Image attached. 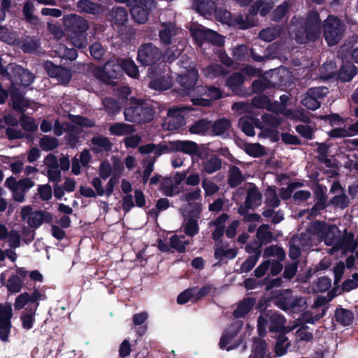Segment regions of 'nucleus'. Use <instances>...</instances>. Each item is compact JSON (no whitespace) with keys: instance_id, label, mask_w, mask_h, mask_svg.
<instances>
[{"instance_id":"nucleus-30","label":"nucleus","mask_w":358,"mask_h":358,"mask_svg":"<svg viewBox=\"0 0 358 358\" xmlns=\"http://www.w3.org/2000/svg\"><path fill=\"white\" fill-rule=\"evenodd\" d=\"M45 164L49 166L47 171L48 177L52 182H59L61 180V173L57 169V161L55 156L48 155L45 158Z\"/></svg>"},{"instance_id":"nucleus-23","label":"nucleus","mask_w":358,"mask_h":358,"mask_svg":"<svg viewBox=\"0 0 358 358\" xmlns=\"http://www.w3.org/2000/svg\"><path fill=\"white\" fill-rule=\"evenodd\" d=\"M241 327L242 323L241 322H235L225 330L220 341L221 349L230 350L237 347L238 345L233 341V339L237 335Z\"/></svg>"},{"instance_id":"nucleus-43","label":"nucleus","mask_w":358,"mask_h":358,"mask_svg":"<svg viewBox=\"0 0 358 358\" xmlns=\"http://www.w3.org/2000/svg\"><path fill=\"white\" fill-rule=\"evenodd\" d=\"M109 131L115 136H124L135 131L134 126L125 123H116L110 126Z\"/></svg>"},{"instance_id":"nucleus-16","label":"nucleus","mask_w":358,"mask_h":358,"mask_svg":"<svg viewBox=\"0 0 358 358\" xmlns=\"http://www.w3.org/2000/svg\"><path fill=\"white\" fill-rule=\"evenodd\" d=\"M13 317L12 306L10 303H0V339L8 341Z\"/></svg>"},{"instance_id":"nucleus-21","label":"nucleus","mask_w":358,"mask_h":358,"mask_svg":"<svg viewBox=\"0 0 358 358\" xmlns=\"http://www.w3.org/2000/svg\"><path fill=\"white\" fill-rule=\"evenodd\" d=\"M63 24L65 30L70 34L86 31L89 29L87 21L76 14L64 15Z\"/></svg>"},{"instance_id":"nucleus-12","label":"nucleus","mask_w":358,"mask_h":358,"mask_svg":"<svg viewBox=\"0 0 358 358\" xmlns=\"http://www.w3.org/2000/svg\"><path fill=\"white\" fill-rule=\"evenodd\" d=\"M149 75L151 78L149 87L153 90H166L172 85L173 77L169 69L154 72L153 69H150Z\"/></svg>"},{"instance_id":"nucleus-13","label":"nucleus","mask_w":358,"mask_h":358,"mask_svg":"<svg viewBox=\"0 0 358 358\" xmlns=\"http://www.w3.org/2000/svg\"><path fill=\"white\" fill-rule=\"evenodd\" d=\"M192 108L187 106L173 107L169 110L167 117L163 123V127L169 131L180 129L185 124V118L182 113L190 110Z\"/></svg>"},{"instance_id":"nucleus-14","label":"nucleus","mask_w":358,"mask_h":358,"mask_svg":"<svg viewBox=\"0 0 358 358\" xmlns=\"http://www.w3.org/2000/svg\"><path fill=\"white\" fill-rule=\"evenodd\" d=\"M122 72L121 59L109 60L103 69H94V75L103 81H106L108 78H117Z\"/></svg>"},{"instance_id":"nucleus-1","label":"nucleus","mask_w":358,"mask_h":358,"mask_svg":"<svg viewBox=\"0 0 358 358\" xmlns=\"http://www.w3.org/2000/svg\"><path fill=\"white\" fill-rule=\"evenodd\" d=\"M340 230L334 225H329L322 222H313L306 233H302L299 239L301 247L308 250L317 242L324 241L327 245L332 246L329 253L332 254L341 246Z\"/></svg>"},{"instance_id":"nucleus-3","label":"nucleus","mask_w":358,"mask_h":358,"mask_svg":"<svg viewBox=\"0 0 358 358\" xmlns=\"http://www.w3.org/2000/svg\"><path fill=\"white\" fill-rule=\"evenodd\" d=\"M289 34L299 43L316 40L320 34L319 14L310 12L304 23L302 19L293 17L289 26Z\"/></svg>"},{"instance_id":"nucleus-40","label":"nucleus","mask_w":358,"mask_h":358,"mask_svg":"<svg viewBox=\"0 0 358 358\" xmlns=\"http://www.w3.org/2000/svg\"><path fill=\"white\" fill-rule=\"evenodd\" d=\"M335 319L341 324L348 326L352 323L354 315L349 310L338 308L335 311Z\"/></svg>"},{"instance_id":"nucleus-58","label":"nucleus","mask_w":358,"mask_h":358,"mask_svg":"<svg viewBox=\"0 0 358 358\" xmlns=\"http://www.w3.org/2000/svg\"><path fill=\"white\" fill-rule=\"evenodd\" d=\"M289 8L290 3L288 1H285L273 11L271 14V20L274 21H279L282 20L287 13Z\"/></svg>"},{"instance_id":"nucleus-9","label":"nucleus","mask_w":358,"mask_h":358,"mask_svg":"<svg viewBox=\"0 0 358 358\" xmlns=\"http://www.w3.org/2000/svg\"><path fill=\"white\" fill-rule=\"evenodd\" d=\"M189 30L195 42L199 45H201L205 43L217 46H221L224 44L222 36L211 29H206L202 25L194 24L190 27Z\"/></svg>"},{"instance_id":"nucleus-27","label":"nucleus","mask_w":358,"mask_h":358,"mask_svg":"<svg viewBox=\"0 0 358 358\" xmlns=\"http://www.w3.org/2000/svg\"><path fill=\"white\" fill-rule=\"evenodd\" d=\"M261 119L262 122L256 123L257 127L269 134L275 132L280 123V120L271 114L262 115Z\"/></svg>"},{"instance_id":"nucleus-53","label":"nucleus","mask_w":358,"mask_h":358,"mask_svg":"<svg viewBox=\"0 0 358 358\" xmlns=\"http://www.w3.org/2000/svg\"><path fill=\"white\" fill-rule=\"evenodd\" d=\"M122 71H124L129 76L136 78L138 75V70L134 61L131 59H121Z\"/></svg>"},{"instance_id":"nucleus-19","label":"nucleus","mask_w":358,"mask_h":358,"mask_svg":"<svg viewBox=\"0 0 358 358\" xmlns=\"http://www.w3.org/2000/svg\"><path fill=\"white\" fill-rule=\"evenodd\" d=\"M182 67L187 70V73L180 74L177 79L184 91L187 93L196 85L198 80V71L188 61L182 62Z\"/></svg>"},{"instance_id":"nucleus-8","label":"nucleus","mask_w":358,"mask_h":358,"mask_svg":"<svg viewBox=\"0 0 358 358\" xmlns=\"http://www.w3.org/2000/svg\"><path fill=\"white\" fill-rule=\"evenodd\" d=\"M355 114L358 117V108L355 110ZM327 118L334 127L333 129L329 131V136L343 138L358 134V121L355 124L347 126L346 120L337 114L329 115L327 116Z\"/></svg>"},{"instance_id":"nucleus-44","label":"nucleus","mask_w":358,"mask_h":358,"mask_svg":"<svg viewBox=\"0 0 358 358\" xmlns=\"http://www.w3.org/2000/svg\"><path fill=\"white\" fill-rule=\"evenodd\" d=\"M222 162L220 158L215 156L210 157L207 159L203 164V171L208 173L212 174L221 169Z\"/></svg>"},{"instance_id":"nucleus-6","label":"nucleus","mask_w":358,"mask_h":358,"mask_svg":"<svg viewBox=\"0 0 358 358\" xmlns=\"http://www.w3.org/2000/svg\"><path fill=\"white\" fill-rule=\"evenodd\" d=\"M285 318L278 313L270 310L262 313L258 319L257 329L260 336L265 335L266 329L271 331L278 332L282 330L290 331L297 327V324L292 327H285Z\"/></svg>"},{"instance_id":"nucleus-31","label":"nucleus","mask_w":358,"mask_h":358,"mask_svg":"<svg viewBox=\"0 0 358 358\" xmlns=\"http://www.w3.org/2000/svg\"><path fill=\"white\" fill-rule=\"evenodd\" d=\"M193 8L203 16L210 15L215 10V3L209 0H193Z\"/></svg>"},{"instance_id":"nucleus-24","label":"nucleus","mask_w":358,"mask_h":358,"mask_svg":"<svg viewBox=\"0 0 358 358\" xmlns=\"http://www.w3.org/2000/svg\"><path fill=\"white\" fill-rule=\"evenodd\" d=\"M199 92H202L201 97L194 98L192 99L194 105L208 106L211 101L218 99L222 96L221 91L214 87H210L207 89H199Z\"/></svg>"},{"instance_id":"nucleus-34","label":"nucleus","mask_w":358,"mask_h":358,"mask_svg":"<svg viewBox=\"0 0 358 358\" xmlns=\"http://www.w3.org/2000/svg\"><path fill=\"white\" fill-rule=\"evenodd\" d=\"M77 7L80 12L92 15L99 14L103 12V8L99 4L94 3L90 0H80L77 3Z\"/></svg>"},{"instance_id":"nucleus-37","label":"nucleus","mask_w":358,"mask_h":358,"mask_svg":"<svg viewBox=\"0 0 358 358\" xmlns=\"http://www.w3.org/2000/svg\"><path fill=\"white\" fill-rule=\"evenodd\" d=\"M231 128V122L226 118H221L215 121L212 125V133L215 136L227 134Z\"/></svg>"},{"instance_id":"nucleus-5","label":"nucleus","mask_w":358,"mask_h":358,"mask_svg":"<svg viewBox=\"0 0 358 358\" xmlns=\"http://www.w3.org/2000/svg\"><path fill=\"white\" fill-rule=\"evenodd\" d=\"M138 150L142 154L155 153L156 157L176 151H180L189 155H194L198 153L199 148L196 143L191 141H173L158 145L148 143L140 146Z\"/></svg>"},{"instance_id":"nucleus-47","label":"nucleus","mask_w":358,"mask_h":358,"mask_svg":"<svg viewBox=\"0 0 358 358\" xmlns=\"http://www.w3.org/2000/svg\"><path fill=\"white\" fill-rule=\"evenodd\" d=\"M164 192L167 196H173L180 191V185L177 184L171 178H165L162 182Z\"/></svg>"},{"instance_id":"nucleus-10","label":"nucleus","mask_w":358,"mask_h":358,"mask_svg":"<svg viewBox=\"0 0 358 358\" xmlns=\"http://www.w3.org/2000/svg\"><path fill=\"white\" fill-rule=\"evenodd\" d=\"M323 31L329 45L337 44L342 38L344 26L337 17L329 15L323 24Z\"/></svg>"},{"instance_id":"nucleus-41","label":"nucleus","mask_w":358,"mask_h":358,"mask_svg":"<svg viewBox=\"0 0 358 358\" xmlns=\"http://www.w3.org/2000/svg\"><path fill=\"white\" fill-rule=\"evenodd\" d=\"M357 68L351 62L344 64L339 71L338 78L341 80L347 82L351 80L357 74Z\"/></svg>"},{"instance_id":"nucleus-25","label":"nucleus","mask_w":358,"mask_h":358,"mask_svg":"<svg viewBox=\"0 0 358 358\" xmlns=\"http://www.w3.org/2000/svg\"><path fill=\"white\" fill-rule=\"evenodd\" d=\"M45 68L48 75L52 78H56L60 83L66 84L71 80V73L65 68L55 65L51 62H47Z\"/></svg>"},{"instance_id":"nucleus-62","label":"nucleus","mask_w":358,"mask_h":358,"mask_svg":"<svg viewBox=\"0 0 358 358\" xmlns=\"http://www.w3.org/2000/svg\"><path fill=\"white\" fill-rule=\"evenodd\" d=\"M266 203L267 206L276 208L280 204V200L277 196L275 188L268 187L265 193Z\"/></svg>"},{"instance_id":"nucleus-22","label":"nucleus","mask_w":358,"mask_h":358,"mask_svg":"<svg viewBox=\"0 0 358 358\" xmlns=\"http://www.w3.org/2000/svg\"><path fill=\"white\" fill-rule=\"evenodd\" d=\"M193 212L186 214L185 211L182 212L185 220L182 223V227L185 229V234L189 236H194L199 232L198 220L201 212L200 206L198 204L194 205Z\"/></svg>"},{"instance_id":"nucleus-4","label":"nucleus","mask_w":358,"mask_h":358,"mask_svg":"<svg viewBox=\"0 0 358 358\" xmlns=\"http://www.w3.org/2000/svg\"><path fill=\"white\" fill-rule=\"evenodd\" d=\"M46 299V295L43 290L38 288H34L31 293L24 292L18 295L14 302V308L16 310H20L29 304L20 319L22 327L27 330L31 329L35 322L36 311L39 306V301Z\"/></svg>"},{"instance_id":"nucleus-48","label":"nucleus","mask_w":358,"mask_h":358,"mask_svg":"<svg viewBox=\"0 0 358 358\" xmlns=\"http://www.w3.org/2000/svg\"><path fill=\"white\" fill-rule=\"evenodd\" d=\"M244 180L241 170L236 166H231L229 171V184L231 187H236Z\"/></svg>"},{"instance_id":"nucleus-33","label":"nucleus","mask_w":358,"mask_h":358,"mask_svg":"<svg viewBox=\"0 0 358 358\" xmlns=\"http://www.w3.org/2000/svg\"><path fill=\"white\" fill-rule=\"evenodd\" d=\"M110 19L113 24L122 26L128 20L127 11L123 7L114 8L110 13Z\"/></svg>"},{"instance_id":"nucleus-29","label":"nucleus","mask_w":358,"mask_h":358,"mask_svg":"<svg viewBox=\"0 0 358 358\" xmlns=\"http://www.w3.org/2000/svg\"><path fill=\"white\" fill-rule=\"evenodd\" d=\"M275 3V0H258L250 8V13L255 15L258 13L263 17L266 16Z\"/></svg>"},{"instance_id":"nucleus-57","label":"nucleus","mask_w":358,"mask_h":358,"mask_svg":"<svg viewBox=\"0 0 358 358\" xmlns=\"http://www.w3.org/2000/svg\"><path fill=\"white\" fill-rule=\"evenodd\" d=\"M0 40L8 44L19 43V39L15 32L10 31L8 29H0Z\"/></svg>"},{"instance_id":"nucleus-50","label":"nucleus","mask_w":358,"mask_h":358,"mask_svg":"<svg viewBox=\"0 0 358 358\" xmlns=\"http://www.w3.org/2000/svg\"><path fill=\"white\" fill-rule=\"evenodd\" d=\"M280 32V29L278 27H268L262 30L259 34V37L266 42H270L274 40Z\"/></svg>"},{"instance_id":"nucleus-38","label":"nucleus","mask_w":358,"mask_h":358,"mask_svg":"<svg viewBox=\"0 0 358 358\" xmlns=\"http://www.w3.org/2000/svg\"><path fill=\"white\" fill-rule=\"evenodd\" d=\"M306 301L303 297L292 296L291 303H282L280 306L284 310H288L292 313L302 311L306 308Z\"/></svg>"},{"instance_id":"nucleus-17","label":"nucleus","mask_w":358,"mask_h":358,"mask_svg":"<svg viewBox=\"0 0 358 358\" xmlns=\"http://www.w3.org/2000/svg\"><path fill=\"white\" fill-rule=\"evenodd\" d=\"M155 7L154 0H138L137 4L130 10L131 15L136 22L143 24L148 21L150 11Z\"/></svg>"},{"instance_id":"nucleus-59","label":"nucleus","mask_w":358,"mask_h":358,"mask_svg":"<svg viewBox=\"0 0 358 358\" xmlns=\"http://www.w3.org/2000/svg\"><path fill=\"white\" fill-rule=\"evenodd\" d=\"M201 186L204 189L206 196L215 194L219 190V186L210 178H203L201 182Z\"/></svg>"},{"instance_id":"nucleus-20","label":"nucleus","mask_w":358,"mask_h":358,"mask_svg":"<svg viewBox=\"0 0 358 358\" xmlns=\"http://www.w3.org/2000/svg\"><path fill=\"white\" fill-rule=\"evenodd\" d=\"M160 57L159 50L151 43H147L139 48L137 59L143 65H150L157 62Z\"/></svg>"},{"instance_id":"nucleus-63","label":"nucleus","mask_w":358,"mask_h":358,"mask_svg":"<svg viewBox=\"0 0 358 358\" xmlns=\"http://www.w3.org/2000/svg\"><path fill=\"white\" fill-rule=\"evenodd\" d=\"M336 73V64L331 61L324 63L321 68V78L322 79H329L333 77Z\"/></svg>"},{"instance_id":"nucleus-60","label":"nucleus","mask_w":358,"mask_h":358,"mask_svg":"<svg viewBox=\"0 0 358 358\" xmlns=\"http://www.w3.org/2000/svg\"><path fill=\"white\" fill-rule=\"evenodd\" d=\"M238 125L241 130L248 136H255V129L252 122L247 117H242L239 120Z\"/></svg>"},{"instance_id":"nucleus-46","label":"nucleus","mask_w":358,"mask_h":358,"mask_svg":"<svg viewBox=\"0 0 358 358\" xmlns=\"http://www.w3.org/2000/svg\"><path fill=\"white\" fill-rule=\"evenodd\" d=\"M227 19V17L226 18ZM228 19H229L228 17ZM229 26L237 27L240 29H248L254 24L251 23L248 17L244 18L242 15H237L231 17V20H227Z\"/></svg>"},{"instance_id":"nucleus-45","label":"nucleus","mask_w":358,"mask_h":358,"mask_svg":"<svg viewBox=\"0 0 358 358\" xmlns=\"http://www.w3.org/2000/svg\"><path fill=\"white\" fill-rule=\"evenodd\" d=\"M206 77L210 79L223 76L227 74V71L224 67L218 64H212L203 69Z\"/></svg>"},{"instance_id":"nucleus-15","label":"nucleus","mask_w":358,"mask_h":358,"mask_svg":"<svg viewBox=\"0 0 358 358\" xmlns=\"http://www.w3.org/2000/svg\"><path fill=\"white\" fill-rule=\"evenodd\" d=\"M21 217L29 227L37 228L43 224V222H49L52 216L48 213L43 211H32L30 206L22 207L21 210Z\"/></svg>"},{"instance_id":"nucleus-51","label":"nucleus","mask_w":358,"mask_h":358,"mask_svg":"<svg viewBox=\"0 0 358 358\" xmlns=\"http://www.w3.org/2000/svg\"><path fill=\"white\" fill-rule=\"evenodd\" d=\"M86 31L69 34L70 39L73 45L78 48H84L87 45Z\"/></svg>"},{"instance_id":"nucleus-52","label":"nucleus","mask_w":358,"mask_h":358,"mask_svg":"<svg viewBox=\"0 0 358 358\" xmlns=\"http://www.w3.org/2000/svg\"><path fill=\"white\" fill-rule=\"evenodd\" d=\"M263 256L264 257H275L279 261H282L285 257V253L281 248L271 245L265 248Z\"/></svg>"},{"instance_id":"nucleus-28","label":"nucleus","mask_w":358,"mask_h":358,"mask_svg":"<svg viewBox=\"0 0 358 358\" xmlns=\"http://www.w3.org/2000/svg\"><path fill=\"white\" fill-rule=\"evenodd\" d=\"M245 188L247 190L246 205L249 207H256L261 204L262 194L257 187L252 183L246 184Z\"/></svg>"},{"instance_id":"nucleus-39","label":"nucleus","mask_w":358,"mask_h":358,"mask_svg":"<svg viewBox=\"0 0 358 358\" xmlns=\"http://www.w3.org/2000/svg\"><path fill=\"white\" fill-rule=\"evenodd\" d=\"M92 149L95 152L108 151L111 148L112 144L109 139L102 136L94 137L92 139Z\"/></svg>"},{"instance_id":"nucleus-32","label":"nucleus","mask_w":358,"mask_h":358,"mask_svg":"<svg viewBox=\"0 0 358 358\" xmlns=\"http://www.w3.org/2000/svg\"><path fill=\"white\" fill-rule=\"evenodd\" d=\"M5 185L12 192L15 201L17 202H23L24 201V195L27 192L22 187H20L14 178L10 177L7 178Z\"/></svg>"},{"instance_id":"nucleus-64","label":"nucleus","mask_w":358,"mask_h":358,"mask_svg":"<svg viewBox=\"0 0 358 358\" xmlns=\"http://www.w3.org/2000/svg\"><path fill=\"white\" fill-rule=\"evenodd\" d=\"M245 152L250 156L257 157L264 154V148L259 143H249L245 146Z\"/></svg>"},{"instance_id":"nucleus-35","label":"nucleus","mask_w":358,"mask_h":358,"mask_svg":"<svg viewBox=\"0 0 358 358\" xmlns=\"http://www.w3.org/2000/svg\"><path fill=\"white\" fill-rule=\"evenodd\" d=\"M255 300L252 298H245L242 300L234 311V316L236 318L243 317L252 308Z\"/></svg>"},{"instance_id":"nucleus-18","label":"nucleus","mask_w":358,"mask_h":358,"mask_svg":"<svg viewBox=\"0 0 358 358\" xmlns=\"http://www.w3.org/2000/svg\"><path fill=\"white\" fill-rule=\"evenodd\" d=\"M159 36L162 43L168 45L183 37L182 30L178 29L173 23L162 22L159 31Z\"/></svg>"},{"instance_id":"nucleus-55","label":"nucleus","mask_w":358,"mask_h":358,"mask_svg":"<svg viewBox=\"0 0 358 358\" xmlns=\"http://www.w3.org/2000/svg\"><path fill=\"white\" fill-rule=\"evenodd\" d=\"M185 45V42L179 41L177 47L173 46L171 48H169L165 54V57L166 60L169 62H171L176 58H178L181 54L182 50L184 49Z\"/></svg>"},{"instance_id":"nucleus-2","label":"nucleus","mask_w":358,"mask_h":358,"mask_svg":"<svg viewBox=\"0 0 358 358\" xmlns=\"http://www.w3.org/2000/svg\"><path fill=\"white\" fill-rule=\"evenodd\" d=\"M1 73L8 75L12 83L13 89L10 91V97L13 106L15 110L23 111L29 106V101L24 99L22 93L16 89L17 86H29L34 80V76L29 71L24 69L19 65L8 64Z\"/></svg>"},{"instance_id":"nucleus-42","label":"nucleus","mask_w":358,"mask_h":358,"mask_svg":"<svg viewBox=\"0 0 358 358\" xmlns=\"http://www.w3.org/2000/svg\"><path fill=\"white\" fill-rule=\"evenodd\" d=\"M244 77L240 73H236L231 75L227 80V85L234 92L235 94L241 93V87L244 82Z\"/></svg>"},{"instance_id":"nucleus-54","label":"nucleus","mask_w":358,"mask_h":358,"mask_svg":"<svg viewBox=\"0 0 358 358\" xmlns=\"http://www.w3.org/2000/svg\"><path fill=\"white\" fill-rule=\"evenodd\" d=\"M6 287L12 294L18 293L22 287V282L18 275H13L9 278L6 283Z\"/></svg>"},{"instance_id":"nucleus-11","label":"nucleus","mask_w":358,"mask_h":358,"mask_svg":"<svg viewBox=\"0 0 358 358\" xmlns=\"http://www.w3.org/2000/svg\"><path fill=\"white\" fill-rule=\"evenodd\" d=\"M252 107L257 108H266L268 110L273 112L278 110L276 108L277 106L273 105V103L271 102L268 96L261 94L255 96L252 99L251 104L244 102H238L234 103L232 106V109L240 113H248L251 114H255V113L252 110Z\"/></svg>"},{"instance_id":"nucleus-61","label":"nucleus","mask_w":358,"mask_h":358,"mask_svg":"<svg viewBox=\"0 0 358 358\" xmlns=\"http://www.w3.org/2000/svg\"><path fill=\"white\" fill-rule=\"evenodd\" d=\"M210 127V123L205 120H201L193 124L190 128L189 131L192 134L203 135Z\"/></svg>"},{"instance_id":"nucleus-49","label":"nucleus","mask_w":358,"mask_h":358,"mask_svg":"<svg viewBox=\"0 0 358 358\" xmlns=\"http://www.w3.org/2000/svg\"><path fill=\"white\" fill-rule=\"evenodd\" d=\"M266 343L261 339L255 340L250 358H264L266 355Z\"/></svg>"},{"instance_id":"nucleus-56","label":"nucleus","mask_w":358,"mask_h":358,"mask_svg":"<svg viewBox=\"0 0 358 358\" xmlns=\"http://www.w3.org/2000/svg\"><path fill=\"white\" fill-rule=\"evenodd\" d=\"M189 241L185 240L184 236L174 235L170 238L171 246L180 252H182L185 250L186 245Z\"/></svg>"},{"instance_id":"nucleus-7","label":"nucleus","mask_w":358,"mask_h":358,"mask_svg":"<svg viewBox=\"0 0 358 358\" xmlns=\"http://www.w3.org/2000/svg\"><path fill=\"white\" fill-rule=\"evenodd\" d=\"M127 121L133 122H145L152 120L154 112L148 103L139 99L132 100V106L124 110Z\"/></svg>"},{"instance_id":"nucleus-26","label":"nucleus","mask_w":358,"mask_h":358,"mask_svg":"<svg viewBox=\"0 0 358 358\" xmlns=\"http://www.w3.org/2000/svg\"><path fill=\"white\" fill-rule=\"evenodd\" d=\"M280 103H275L273 105H276L277 111H274L275 113H280L287 117V118L295 120L299 119L303 122H308L309 120L308 117L304 114L301 113L298 115L297 113L293 112L290 109L286 108V103L289 100V96L287 95L283 94L280 97Z\"/></svg>"},{"instance_id":"nucleus-36","label":"nucleus","mask_w":358,"mask_h":358,"mask_svg":"<svg viewBox=\"0 0 358 358\" xmlns=\"http://www.w3.org/2000/svg\"><path fill=\"white\" fill-rule=\"evenodd\" d=\"M339 243L341 246L338 247L336 250H341L344 253L355 251L358 245L352 233L346 234L344 237L340 240Z\"/></svg>"}]
</instances>
